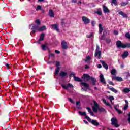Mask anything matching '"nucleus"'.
<instances>
[{
  "mask_svg": "<svg viewBox=\"0 0 130 130\" xmlns=\"http://www.w3.org/2000/svg\"><path fill=\"white\" fill-rule=\"evenodd\" d=\"M108 88L110 89V91H112V92L115 93V94H116V93H117V92H118V91H117V90L115 89L113 87H109Z\"/></svg>",
  "mask_w": 130,
  "mask_h": 130,
  "instance_id": "nucleus-24",
  "label": "nucleus"
},
{
  "mask_svg": "<svg viewBox=\"0 0 130 130\" xmlns=\"http://www.w3.org/2000/svg\"><path fill=\"white\" fill-rule=\"evenodd\" d=\"M89 60H91V57H90L89 56H87L86 59H85V61L87 62L89 61Z\"/></svg>",
  "mask_w": 130,
  "mask_h": 130,
  "instance_id": "nucleus-35",
  "label": "nucleus"
},
{
  "mask_svg": "<svg viewBox=\"0 0 130 130\" xmlns=\"http://www.w3.org/2000/svg\"><path fill=\"white\" fill-rule=\"evenodd\" d=\"M80 103H81V101H80L76 102V106L79 109H80Z\"/></svg>",
  "mask_w": 130,
  "mask_h": 130,
  "instance_id": "nucleus-34",
  "label": "nucleus"
},
{
  "mask_svg": "<svg viewBox=\"0 0 130 130\" xmlns=\"http://www.w3.org/2000/svg\"><path fill=\"white\" fill-rule=\"evenodd\" d=\"M109 85H112L113 86L114 85V84L113 83V82H111V81H109Z\"/></svg>",
  "mask_w": 130,
  "mask_h": 130,
  "instance_id": "nucleus-55",
  "label": "nucleus"
},
{
  "mask_svg": "<svg viewBox=\"0 0 130 130\" xmlns=\"http://www.w3.org/2000/svg\"><path fill=\"white\" fill-rule=\"evenodd\" d=\"M41 2H44V0H38V3H41Z\"/></svg>",
  "mask_w": 130,
  "mask_h": 130,
  "instance_id": "nucleus-58",
  "label": "nucleus"
},
{
  "mask_svg": "<svg viewBox=\"0 0 130 130\" xmlns=\"http://www.w3.org/2000/svg\"><path fill=\"white\" fill-rule=\"evenodd\" d=\"M94 37V34L93 32H91L87 35V38H93Z\"/></svg>",
  "mask_w": 130,
  "mask_h": 130,
  "instance_id": "nucleus-30",
  "label": "nucleus"
},
{
  "mask_svg": "<svg viewBox=\"0 0 130 130\" xmlns=\"http://www.w3.org/2000/svg\"><path fill=\"white\" fill-rule=\"evenodd\" d=\"M128 4V3L121 2V7H125V6H127Z\"/></svg>",
  "mask_w": 130,
  "mask_h": 130,
  "instance_id": "nucleus-36",
  "label": "nucleus"
},
{
  "mask_svg": "<svg viewBox=\"0 0 130 130\" xmlns=\"http://www.w3.org/2000/svg\"><path fill=\"white\" fill-rule=\"evenodd\" d=\"M81 85L83 86L85 89V90H87L89 89V84L84 82H81Z\"/></svg>",
  "mask_w": 130,
  "mask_h": 130,
  "instance_id": "nucleus-18",
  "label": "nucleus"
},
{
  "mask_svg": "<svg viewBox=\"0 0 130 130\" xmlns=\"http://www.w3.org/2000/svg\"><path fill=\"white\" fill-rule=\"evenodd\" d=\"M122 91L124 93H129L130 89L125 88H124Z\"/></svg>",
  "mask_w": 130,
  "mask_h": 130,
  "instance_id": "nucleus-28",
  "label": "nucleus"
},
{
  "mask_svg": "<svg viewBox=\"0 0 130 130\" xmlns=\"http://www.w3.org/2000/svg\"><path fill=\"white\" fill-rule=\"evenodd\" d=\"M99 33L100 34H101V33H102V32L103 31V27H102V25L101 23L99 24Z\"/></svg>",
  "mask_w": 130,
  "mask_h": 130,
  "instance_id": "nucleus-22",
  "label": "nucleus"
},
{
  "mask_svg": "<svg viewBox=\"0 0 130 130\" xmlns=\"http://www.w3.org/2000/svg\"><path fill=\"white\" fill-rule=\"evenodd\" d=\"M47 45H42V48L43 50H46L48 48Z\"/></svg>",
  "mask_w": 130,
  "mask_h": 130,
  "instance_id": "nucleus-31",
  "label": "nucleus"
},
{
  "mask_svg": "<svg viewBox=\"0 0 130 130\" xmlns=\"http://www.w3.org/2000/svg\"><path fill=\"white\" fill-rule=\"evenodd\" d=\"M100 81L103 84H106V81H105V79H104V76L103 74H100Z\"/></svg>",
  "mask_w": 130,
  "mask_h": 130,
  "instance_id": "nucleus-13",
  "label": "nucleus"
},
{
  "mask_svg": "<svg viewBox=\"0 0 130 130\" xmlns=\"http://www.w3.org/2000/svg\"><path fill=\"white\" fill-rule=\"evenodd\" d=\"M62 47L63 49H67L68 48V44L64 41H62L61 42Z\"/></svg>",
  "mask_w": 130,
  "mask_h": 130,
  "instance_id": "nucleus-17",
  "label": "nucleus"
},
{
  "mask_svg": "<svg viewBox=\"0 0 130 130\" xmlns=\"http://www.w3.org/2000/svg\"><path fill=\"white\" fill-rule=\"evenodd\" d=\"M60 64V63H59V61L56 62V67H59Z\"/></svg>",
  "mask_w": 130,
  "mask_h": 130,
  "instance_id": "nucleus-48",
  "label": "nucleus"
},
{
  "mask_svg": "<svg viewBox=\"0 0 130 130\" xmlns=\"http://www.w3.org/2000/svg\"><path fill=\"white\" fill-rule=\"evenodd\" d=\"M117 107H118V106L117 105H116L114 106V109H115L116 111H117L119 114H121V113H122V112L121 110H119V109H118Z\"/></svg>",
  "mask_w": 130,
  "mask_h": 130,
  "instance_id": "nucleus-23",
  "label": "nucleus"
},
{
  "mask_svg": "<svg viewBox=\"0 0 130 130\" xmlns=\"http://www.w3.org/2000/svg\"><path fill=\"white\" fill-rule=\"evenodd\" d=\"M112 4H113V5H114V6H117V1H116V0H112Z\"/></svg>",
  "mask_w": 130,
  "mask_h": 130,
  "instance_id": "nucleus-38",
  "label": "nucleus"
},
{
  "mask_svg": "<svg viewBox=\"0 0 130 130\" xmlns=\"http://www.w3.org/2000/svg\"><path fill=\"white\" fill-rule=\"evenodd\" d=\"M98 109H99L98 103L96 102H94V106L92 107V110H93L94 112H98Z\"/></svg>",
  "mask_w": 130,
  "mask_h": 130,
  "instance_id": "nucleus-8",
  "label": "nucleus"
},
{
  "mask_svg": "<svg viewBox=\"0 0 130 130\" xmlns=\"http://www.w3.org/2000/svg\"><path fill=\"white\" fill-rule=\"evenodd\" d=\"M101 40H104V34L100 38Z\"/></svg>",
  "mask_w": 130,
  "mask_h": 130,
  "instance_id": "nucleus-52",
  "label": "nucleus"
},
{
  "mask_svg": "<svg viewBox=\"0 0 130 130\" xmlns=\"http://www.w3.org/2000/svg\"><path fill=\"white\" fill-rule=\"evenodd\" d=\"M82 19L84 23L85 24H89V23H90V19L86 16H83Z\"/></svg>",
  "mask_w": 130,
  "mask_h": 130,
  "instance_id": "nucleus-10",
  "label": "nucleus"
},
{
  "mask_svg": "<svg viewBox=\"0 0 130 130\" xmlns=\"http://www.w3.org/2000/svg\"><path fill=\"white\" fill-rule=\"evenodd\" d=\"M41 9H42V7H41L40 5L37 6L36 8V11H38V10H41Z\"/></svg>",
  "mask_w": 130,
  "mask_h": 130,
  "instance_id": "nucleus-43",
  "label": "nucleus"
},
{
  "mask_svg": "<svg viewBox=\"0 0 130 130\" xmlns=\"http://www.w3.org/2000/svg\"><path fill=\"white\" fill-rule=\"evenodd\" d=\"M111 120L112 125H114L115 127H118L119 126V125L117 124V119L116 118H112Z\"/></svg>",
  "mask_w": 130,
  "mask_h": 130,
  "instance_id": "nucleus-7",
  "label": "nucleus"
},
{
  "mask_svg": "<svg viewBox=\"0 0 130 130\" xmlns=\"http://www.w3.org/2000/svg\"><path fill=\"white\" fill-rule=\"evenodd\" d=\"M86 119L88 120V121L91 122L92 124H93V125H99V123H98L97 121L91 119L89 116H86Z\"/></svg>",
  "mask_w": 130,
  "mask_h": 130,
  "instance_id": "nucleus-4",
  "label": "nucleus"
},
{
  "mask_svg": "<svg viewBox=\"0 0 130 130\" xmlns=\"http://www.w3.org/2000/svg\"><path fill=\"white\" fill-rule=\"evenodd\" d=\"M108 98L111 101V102H112V100H114V98L113 96H110Z\"/></svg>",
  "mask_w": 130,
  "mask_h": 130,
  "instance_id": "nucleus-40",
  "label": "nucleus"
},
{
  "mask_svg": "<svg viewBox=\"0 0 130 130\" xmlns=\"http://www.w3.org/2000/svg\"><path fill=\"white\" fill-rule=\"evenodd\" d=\"M68 100L70 101V102H71V103H73V104L75 103V102H74V100H73V99L71 98H68Z\"/></svg>",
  "mask_w": 130,
  "mask_h": 130,
  "instance_id": "nucleus-44",
  "label": "nucleus"
},
{
  "mask_svg": "<svg viewBox=\"0 0 130 130\" xmlns=\"http://www.w3.org/2000/svg\"><path fill=\"white\" fill-rule=\"evenodd\" d=\"M112 80L118 81V82H122L123 79L120 77L113 76Z\"/></svg>",
  "mask_w": 130,
  "mask_h": 130,
  "instance_id": "nucleus-11",
  "label": "nucleus"
},
{
  "mask_svg": "<svg viewBox=\"0 0 130 130\" xmlns=\"http://www.w3.org/2000/svg\"><path fill=\"white\" fill-rule=\"evenodd\" d=\"M54 57V54H50L49 55V58H50V57Z\"/></svg>",
  "mask_w": 130,
  "mask_h": 130,
  "instance_id": "nucleus-51",
  "label": "nucleus"
},
{
  "mask_svg": "<svg viewBox=\"0 0 130 130\" xmlns=\"http://www.w3.org/2000/svg\"><path fill=\"white\" fill-rule=\"evenodd\" d=\"M129 55V53H128V51H125L124 52L123 54L122 55V58L123 59H124L125 58H126L127 56Z\"/></svg>",
  "mask_w": 130,
  "mask_h": 130,
  "instance_id": "nucleus-12",
  "label": "nucleus"
},
{
  "mask_svg": "<svg viewBox=\"0 0 130 130\" xmlns=\"http://www.w3.org/2000/svg\"><path fill=\"white\" fill-rule=\"evenodd\" d=\"M118 14L119 15H121V16H122L123 17V18H128V16H127V14H125L124 12L121 11L119 12V11H118Z\"/></svg>",
  "mask_w": 130,
  "mask_h": 130,
  "instance_id": "nucleus-15",
  "label": "nucleus"
},
{
  "mask_svg": "<svg viewBox=\"0 0 130 130\" xmlns=\"http://www.w3.org/2000/svg\"><path fill=\"white\" fill-rule=\"evenodd\" d=\"M103 10L104 13H105L106 14L110 12L109 9H108V8L105 5L103 6Z\"/></svg>",
  "mask_w": 130,
  "mask_h": 130,
  "instance_id": "nucleus-14",
  "label": "nucleus"
},
{
  "mask_svg": "<svg viewBox=\"0 0 130 130\" xmlns=\"http://www.w3.org/2000/svg\"><path fill=\"white\" fill-rule=\"evenodd\" d=\"M61 87H62L63 89H65V90H67L69 91V89L71 88H74V86H73V84L71 83H69L68 84H62Z\"/></svg>",
  "mask_w": 130,
  "mask_h": 130,
  "instance_id": "nucleus-6",
  "label": "nucleus"
},
{
  "mask_svg": "<svg viewBox=\"0 0 130 130\" xmlns=\"http://www.w3.org/2000/svg\"><path fill=\"white\" fill-rule=\"evenodd\" d=\"M90 113L91 115H92V116H94V113L93 112H91Z\"/></svg>",
  "mask_w": 130,
  "mask_h": 130,
  "instance_id": "nucleus-59",
  "label": "nucleus"
},
{
  "mask_svg": "<svg viewBox=\"0 0 130 130\" xmlns=\"http://www.w3.org/2000/svg\"><path fill=\"white\" fill-rule=\"evenodd\" d=\"M81 4H82V2L79 1V2H78V5H81Z\"/></svg>",
  "mask_w": 130,
  "mask_h": 130,
  "instance_id": "nucleus-63",
  "label": "nucleus"
},
{
  "mask_svg": "<svg viewBox=\"0 0 130 130\" xmlns=\"http://www.w3.org/2000/svg\"><path fill=\"white\" fill-rule=\"evenodd\" d=\"M87 109L89 113H91L92 112V111L91 110V109L90 108H87Z\"/></svg>",
  "mask_w": 130,
  "mask_h": 130,
  "instance_id": "nucleus-53",
  "label": "nucleus"
},
{
  "mask_svg": "<svg viewBox=\"0 0 130 130\" xmlns=\"http://www.w3.org/2000/svg\"><path fill=\"white\" fill-rule=\"evenodd\" d=\"M61 25L63 26V25H64V20L62 19L61 22Z\"/></svg>",
  "mask_w": 130,
  "mask_h": 130,
  "instance_id": "nucleus-50",
  "label": "nucleus"
},
{
  "mask_svg": "<svg viewBox=\"0 0 130 130\" xmlns=\"http://www.w3.org/2000/svg\"><path fill=\"white\" fill-rule=\"evenodd\" d=\"M98 56L99 59H100V58H101V51H100V47H99V46L97 45L95 52V56Z\"/></svg>",
  "mask_w": 130,
  "mask_h": 130,
  "instance_id": "nucleus-3",
  "label": "nucleus"
},
{
  "mask_svg": "<svg viewBox=\"0 0 130 130\" xmlns=\"http://www.w3.org/2000/svg\"><path fill=\"white\" fill-rule=\"evenodd\" d=\"M95 22L94 21H92L91 22V25H92V26H93V27H95Z\"/></svg>",
  "mask_w": 130,
  "mask_h": 130,
  "instance_id": "nucleus-49",
  "label": "nucleus"
},
{
  "mask_svg": "<svg viewBox=\"0 0 130 130\" xmlns=\"http://www.w3.org/2000/svg\"><path fill=\"white\" fill-rule=\"evenodd\" d=\"M59 71H60V68L58 67L57 69L55 70L54 74L55 75H58V73H59Z\"/></svg>",
  "mask_w": 130,
  "mask_h": 130,
  "instance_id": "nucleus-29",
  "label": "nucleus"
},
{
  "mask_svg": "<svg viewBox=\"0 0 130 130\" xmlns=\"http://www.w3.org/2000/svg\"><path fill=\"white\" fill-rule=\"evenodd\" d=\"M85 69H89V66H88V65H85Z\"/></svg>",
  "mask_w": 130,
  "mask_h": 130,
  "instance_id": "nucleus-57",
  "label": "nucleus"
},
{
  "mask_svg": "<svg viewBox=\"0 0 130 130\" xmlns=\"http://www.w3.org/2000/svg\"><path fill=\"white\" fill-rule=\"evenodd\" d=\"M52 27L54 28V30H56L57 32H59V29H58V24H53Z\"/></svg>",
  "mask_w": 130,
  "mask_h": 130,
  "instance_id": "nucleus-19",
  "label": "nucleus"
},
{
  "mask_svg": "<svg viewBox=\"0 0 130 130\" xmlns=\"http://www.w3.org/2000/svg\"><path fill=\"white\" fill-rule=\"evenodd\" d=\"M116 44L118 48H125V44L121 43L120 41H117Z\"/></svg>",
  "mask_w": 130,
  "mask_h": 130,
  "instance_id": "nucleus-5",
  "label": "nucleus"
},
{
  "mask_svg": "<svg viewBox=\"0 0 130 130\" xmlns=\"http://www.w3.org/2000/svg\"><path fill=\"white\" fill-rule=\"evenodd\" d=\"M98 69H101V68H102V66H101V64H99L98 66Z\"/></svg>",
  "mask_w": 130,
  "mask_h": 130,
  "instance_id": "nucleus-56",
  "label": "nucleus"
},
{
  "mask_svg": "<svg viewBox=\"0 0 130 130\" xmlns=\"http://www.w3.org/2000/svg\"><path fill=\"white\" fill-rule=\"evenodd\" d=\"M125 37H126V38H128V39H130V34H129V32L126 33Z\"/></svg>",
  "mask_w": 130,
  "mask_h": 130,
  "instance_id": "nucleus-41",
  "label": "nucleus"
},
{
  "mask_svg": "<svg viewBox=\"0 0 130 130\" xmlns=\"http://www.w3.org/2000/svg\"><path fill=\"white\" fill-rule=\"evenodd\" d=\"M102 66L104 67V68H105V69H106V70H108V65H107V64H106V63H105V62L103 61H101Z\"/></svg>",
  "mask_w": 130,
  "mask_h": 130,
  "instance_id": "nucleus-20",
  "label": "nucleus"
},
{
  "mask_svg": "<svg viewBox=\"0 0 130 130\" xmlns=\"http://www.w3.org/2000/svg\"><path fill=\"white\" fill-rule=\"evenodd\" d=\"M95 13L96 14H98V15H99V16L102 15V11H101V10H98Z\"/></svg>",
  "mask_w": 130,
  "mask_h": 130,
  "instance_id": "nucleus-37",
  "label": "nucleus"
},
{
  "mask_svg": "<svg viewBox=\"0 0 130 130\" xmlns=\"http://www.w3.org/2000/svg\"><path fill=\"white\" fill-rule=\"evenodd\" d=\"M99 110L100 111H101V112H104V111H105V109H104V108H99Z\"/></svg>",
  "mask_w": 130,
  "mask_h": 130,
  "instance_id": "nucleus-42",
  "label": "nucleus"
},
{
  "mask_svg": "<svg viewBox=\"0 0 130 130\" xmlns=\"http://www.w3.org/2000/svg\"><path fill=\"white\" fill-rule=\"evenodd\" d=\"M72 3H77V0H73Z\"/></svg>",
  "mask_w": 130,
  "mask_h": 130,
  "instance_id": "nucleus-62",
  "label": "nucleus"
},
{
  "mask_svg": "<svg viewBox=\"0 0 130 130\" xmlns=\"http://www.w3.org/2000/svg\"><path fill=\"white\" fill-rule=\"evenodd\" d=\"M70 76H71V77H73L74 78V80L76 82H82V79L78 77H76L74 72L71 73Z\"/></svg>",
  "mask_w": 130,
  "mask_h": 130,
  "instance_id": "nucleus-9",
  "label": "nucleus"
},
{
  "mask_svg": "<svg viewBox=\"0 0 130 130\" xmlns=\"http://www.w3.org/2000/svg\"><path fill=\"white\" fill-rule=\"evenodd\" d=\"M48 15L51 18L54 17V12H53V10H52V9L49 10Z\"/></svg>",
  "mask_w": 130,
  "mask_h": 130,
  "instance_id": "nucleus-16",
  "label": "nucleus"
},
{
  "mask_svg": "<svg viewBox=\"0 0 130 130\" xmlns=\"http://www.w3.org/2000/svg\"><path fill=\"white\" fill-rule=\"evenodd\" d=\"M5 66H6L7 70L10 69V68H11V67H12V65H10L9 63H6Z\"/></svg>",
  "mask_w": 130,
  "mask_h": 130,
  "instance_id": "nucleus-39",
  "label": "nucleus"
},
{
  "mask_svg": "<svg viewBox=\"0 0 130 130\" xmlns=\"http://www.w3.org/2000/svg\"><path fill=\"white\" fill-rule=\"evenodd\" d=\"M84 122L86 124H88V122L86 120H83Z\"/></svg>",
  "mask_w": 130,
  "mask_h": 130,
  "instance_id": "nucleus-60",
  "label": "nucleus"
},
{
  "mask_svg": "<svg viewBox=\"0 0 130 130\" xmlns=\"http://www.w3.org/2000/svg\"><path fill=\"white\" fill-rule=\"evenodd\" d=\"M44 39V34H41L40 38L39 40V43L40 41H42Z\"/></svg>",
  "mask_w": 130,
  "mask_h": 130,
  "instance_id": "nucleus-27",
  "label": "nucleus"
},
{
  "mask_svg": "<svg viewBox=\"0 0 130 130\" xmlns=\"http://www.w3.org/2000/svg\"><path fill=\"white\" fill-rule=\"evenodd\" d=\"M79 113L80 115H82V116H85V118H86V116H88L87 115V113L86 112H81V111H79Z\"/></svg>",
  "mask_w": 130,
  "mask_h": 130,
  "instance_id": "nucleus-25",
  "label": "nucleus"
},
{
  "mask_svg": "<svg viewBox=\"0 0 130 130\" xmlns=\"http://www.w3.org/2000/svg\"><path fill=\"white\" fill-rule=\"evenodd\" d=\"M116 73V70L113 69H112L111 71V74L112 75H113L114 76H115V73Z\"/></svg>",
  "mask_w": 130,
  "mask_h": 130,
  "instance_id": "nucleus-32",
  "label": "nucleus"
},
{
  "mask_svg": "<svg viewBox=\"0 0 130 130\" xmlns=\"http://www.w3.org/2000/svg\"><path fill=\"white\" fill-rule=\"evenodd\" d=\"M125 102L126 103V104H128V101H127V100H125Z\"/></svg>",
  "mask_w": 130,
  "mask_h": 130,
  "instance_id": "nucleus-61",
  "label": "nucleus"
},
{
  "mask_svg": "<svg viewBox=\"0 0 130 130\" xmlns=\"http://www.w3.org/2000/svg\"><path fill=\"white\" fill-rule=\"evenodd\" d=\"M36 24H37V25L36 26H39L40 25V20L39 19H37L35 21Z\"/></svg>",
  "mask_w": 130,
  "mask_h": 130,
  "instance_id": "nucleus-33",
  "label": "nucleus"
},
{
  "mask_svg": "<svg viewBox=\"0 0 130 130\" xmlns=\"http://www.w3.org/2000/svg\"><path fill=\"white\" fill-rule=\"evenodd\" d=\"M30 28H31V30H32L31 32L30 33V35L32 36V34H35L37 31H44V30H46V26H41L39 28L38 25L36 26L35 24H30L29 25Z\"/></svg>",
  "mask_w": 130,
  "mask_h": 130,
  "instance_id": "nucleus-1",
  "label": "nucleus"
},
{
  "mask_svg": "<svg viewBox=\"0 0 130 130\" xmlns=\"http://www.w3.org/2000/svg\"><path fill=\"white\" fill-rule=\"evenodd\" d=\"M103 102H104V104L107 105V106H109V107L111 108V105H110V103L109 102L106 101L105 99H103Z\"/></svg>",
  "mask_w": 130,
  "mask_h": 130,
  "instance_id": "nucleus-21",
  "label": "nucleus"
},
{
  "mask_svg": "<svg viewBox=\"0 0 130 130\" xmlns=\"http://www.w3.org/2000/svg\"><path fill=\"white\" fill-rule=\"evenodd\" d=\"M55 53H56L57 54H59V53H60V52H59L58 50H56L55 51Z\"/></svg>",
  "mask_w": 130,
  "mask_h": 130,
  "instance_id": "nucleus-54",
  "label": "nucleus"
},
{
  "mask_svg": "<svg viewBox=\"0 0 130 130\" xmlns=\"http://www.w3.org/2000/svg\"><path fill=\"white\" fill-rule=\"evenodd\" d=\"M82 79H83L84 81H89V80H91L92 83V85L93 86H95V85H96L95 78L90 77V76H89V75L87 74H83L82 76Z\"/></svg>",
  "mask_w": 130,
  "mask_h": 130,
  "instance_id": "nucleus-2",
  "label": "nucleus"
},
{
  "mask_svg": "<svg viewBox=\"0 0 130 130\" xmlns=\"http://www.w3.org/2000/svg\"><path fill=\"white\" fill-rule=\"evenodd\" d=\"M124 67V66L123 64H121V68H123Z\"/></svg>",
  "mask_w": 130,
  "mask_h": 130,
  "instance_id": "nucleus-64",
  "label": "nucleus"
},
{
  "mask_svg": "<svg viewBox=\"0 0 130 130\" xmlns=\"http://www.w3.org/2000/svg\"><path fill=\"white\" fill-rule=\"evenodd\" d=\"M128 107V104H126L125 105V106L123 108V110H126V109H127V108Z\"/></svg>",
  "mask_w": 130,
  "mask_h": 130,
  "instance_id": "nucleus-45",
  "label": "nucleus"
},
{
  "mask_svg": "<svg viewBox=\"0 0 130 130\" xmlns=\"http://www.w3.org/2000/svg\"><path fill=\"white\" fill-rule=\"evenodd\" d=\"M114 34L115 35H118V31L117 30H114Z\"/></svg>",
  "mask_w": 130,
  "mask_h": 130,
  "instance_id": "nucleus-46",
  "label": "nucleus"
},
{
  "mask_svg": "<svg viewBox=\"0 0 130 130\" xmlns=\"http://www.w3.org/2000/svg\"><path fill=\"white\" fill-rule=\"evenodd\" d=\"M125 48H126V47L129 48L130 47V43L126 44H125Z\"/></svg>",
  "mask_w": 130,
  "mask_h": 130,
  "instance_id": "nucleus-47",
  "label": "nucleus"
},
{
  "mask_svg": "<svg viewBox=\"0 0 130 130\" xmlns=\"http://www.w3.org/2000/svg\"><path fill=\"white\" fill-rule=\"evenodd\" d=\"M67 75H68V73H67V72H64L63 71H62L60 73V76L61 77H66V76H67Z\"/></svg>",
  "mask_w": 130,
  "mask_h": 130,
  "instance_id": "nucleus-26",
  "label": "nucleus"
}]
</instances>
